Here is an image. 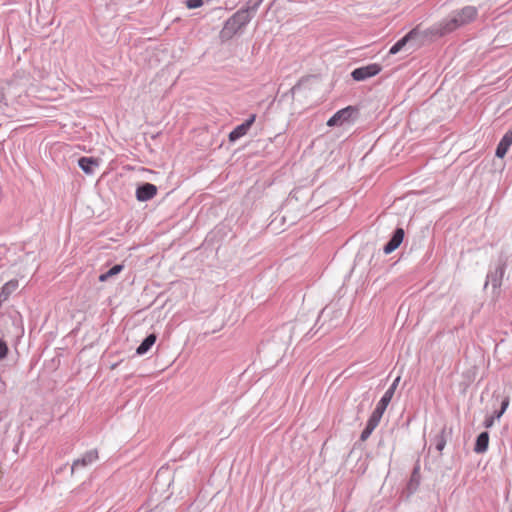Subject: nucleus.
<instances>
[{"mask_svg": "<svg viewBox=\"0 0 512 512\" xmlns=\"http://www.w3.org/2000/svg\"><path fill=\"white\" fill-rule=\"evenodd\" d=\"M478 15V10L474 6H465L456 11L450 18L445 19L439 24L437 32L446 34L452 32L464 25L473 22Z\"/></svg>", "mask_w": 512, "mask_h": 512, "instance_id": "obj_1", "label": "nucleus"}, {"mask_svg": "<svg viewBox=\"0 0 512 512\" xmlns=\"http://www.w3.org/2000/svg\"><path fill=\"white\" fill-rule=\"evenodd\" d=\"M382 67L378 63H372L366 66L356 68L352 71L351 76L355 81H363L379 74Z\"/></svg>", "mask_w": 512, "mask_h": 512, "instance_id": "obj_2", "label": "nucleus"}, {"mask_svg": "<svg viewBox=\"0 0 512 512\" xmlns=\"http://www.w3.org/2000/svg\"><path fill=\"white\" fill-rule=\"evenodd\" d=\"M356 113V109L352 106H347L339 111H337L328 121L327 125L332 126H342L345 123L350 122L352 116Z\"/></svg>", "mask_w": 512, "mask_h": 512, "instance_id": "obj_3", "label": "nucleus"}, {"mask_svg": "<svg viewBox=\"0 0 512 512\" xmlns=\"http://www.w3.org/2000/svg\"><path fill=\"white\" fill-rule=\"evenodd\" d=\"M98 451L96 449L85 452L80 458L73 461L71 466V472L79 468H85L98 460Z\"/></svg>", "mask_w": 512, "mask_h": 512, "instance_id": "obj_4", "label": "nucleus"}, {"mask_svg": "<svg viewBox=\"0 0 512 512\" xmlns=\"http://www.w3.org/2000/svg\"><path fill=\"white\" fill-rule=\"evenodd\" d=\"M256 120V115L252 114L250 117L242 124L235 127L230 133H229V141L235 142L238 139L244 137L248 131L250 130L251 126L254 124Z\"/></svg>", "mask_w": 512, "mask_h": 512, "instance_id": "obj_5", "label": "nucleus"}, {"mask_svg": "<svg viewBox=\"0 0 512 512\" xmlns=\"http://www.w3.org/2000/svg\"><path fill=\"white\" fill-rule=\"evenodd\" d=\"M157 193V187L151 183H144L137 187L136 198L140 202L152 199Z\"/></svg>", "mask_w": 512, "mask_h": 512, "instance_id": "obj_6", "label": "nucleus"}, {"mask_svg": "<svg viewBox=\"0 0 512 512\" xmlns=\"http://www.w3.org/2000/svg\"><path fill=\"white\" fill-rule=\"evenodd\" d=\"M404 234L405 233L402 228H396L389 241L383 247L384 253L388 255L396 250L402 243Z\"/></svg>", "mask_w": 512, "mask_h": 512, "instance_id": "obj_7", "label": "nucleus"}, {"mask_svg": "<svg viewBox=\"0 0 512 512\" xmlns=\"http://www.w3.org/2000/svg\"><path fill=\"white\" fill-rule=\"evenodd\" d=\"M504 274H505V264L504 263L503 264H499L495 268L494 271L490 272L487 275V279L488 280L485 283V287L490 282L494 289L500 288V286L502 284V280H503Z\"/></svg>", "mask_w": 512, "mask_h": 512, "instance_id": "obj_8", "label": "nucleus"}, {"mask_svg": "<svg viewBox=\"0 0 512 512\" xmlns=\"http://www.w3.org/2000/svg\"><path fill=\"white\" fill-rule=\"evenodd\" d=\"M512 144V129L507 131L496 149V156L503 158Z\"/></svg>", "mask_w": 512, "mask_h": 512, "instance_id": "obj_9", "label": "nucleus"}, {"mask_svg": "<svg viewBox=\"0 0 512 512\" xmlns=\"http://www.w3.org/2000/svg\"><path fill=\"white\" fill-rule=\"evenodd\" d=\"M489 445V433L481 432L475 442L474 451L478 454L484 453L487 451Z\"/></svg>", "mask_w": 512, "mask_h": 512, "instance_id": "obj_10", "label": "nucleus"}, {"mask_svg": "<svg viewBox=\"0 0 512 512\" xmlns=\"http://www.w3.org/2000/svg\"><path fill=\"white\" fill-rule=\"evenodd\" d=\"M155 342H156V335L155 334H149L141 342V344L137 347L136 354H138V355L146 354L151 349V347L155 344Z\"/></svg>", "mask_w": 512, "mask_h": 512, "instance_id": "obj_11", "label": "nucleus"}, {"mask_svg": "<svg viewBox=\"0 0 512 512\" xmlns=\"http://www.w3.org/2000/svg\"><path fill=\"white\" fill-rule=\"evenodd\" d=\"M251 17L250 9L239 10L233 15L232 21L238 26H244L251 20Z\"/></svg>", "mask_w": 512, "mask_h": 512, "instance_id": "obj_12", "label": "nucleus"}, {"mask_svg": "<svg viewBox=\"0 0 512 512\" xmlns=\"http://www.w3.org/2000/svg\"><path fill=\"white\" fill-rule=\"evenodd\" d=\"M420 484V467L417 465L414 467L413 472L411 474L410 480L408 482L407 488L410 493H414Z\"/></svg>", "mask_w": 512, "mask_h": 512, "instance_id": "obj_13", "label": "nucleus"}, {"mask_svg": "<svg viewBox=\"0 0 512 512\" xmlns=\"http://www.w3.org/2000/svg\"><path fill=\"white\" fill-rule=\"evenodd\" d=\"M433 444L437 451L442 452L447 442V432L444 426L441 431L433 438Z\"/></svg>", "mask_w": 512, "mask_h": 512, "instance_id": "obj_14", "label": "nucleus"}, {"mask_svg": "<svg viewBox=\"0 0 512 512\" xmlns=\"http://www.w3.org/2000/svg\"><path fill=\"white\" fill-rule=\"evenodd\" d=\"M18 287V282L17 281H9L7 282L3 287H2V290L0 292V298L1 299H4L5 301L8 299L9 295L14 291L16 290V288Z\"/></svg>", "mask_w": 512, "mask_h": 512, "instance_id": "obj_15", "label": "nucleus"}, {"mask_svg": "<svg viewBox=\"0 0 512 512\" xmlns=\"http://www.w3.org/2000/svg\"><path fill=\"white\" fill-rule=\"evenodd\" d=\"M413 32H409L406 36L401 38L399 41H397L389 50V54H397L402 50V48L406 45L410 37L412 36Z\"/></svg>", "mask_w": 512, "mask_h": 512, "instance_id": "obj_16", "label": "nucleus"}, {"mask_svg": "<svg viewBox=\"0 0 512 512\" xmlns=\"http://www.w3.org/2000/svg\"><path fill=\"white\" fill-rule=\"evenodd\" d=\"M383 414L384 412L382 410L375 407L374 411L372 412L367 421V424H369L371 427L376 428L379 425Z\"/></svg>", "mask_w": 512, "mask_h": 512, "instance_id": "obj_17", "label": "nucleus"}, {"mask_svg": "<svg viewBox=\"0 0 512 512\" xmlns=\"http://www.w3.org/2000/svg\"><path fill=\"white\" fill-rule=\"evenodd\" d=\"M393 395H394L393 393H391L390 391L386 390L384 395L381 397V399L377 403L376 408H378V409L382 410L383 412H385L387 406L389 405V403L391 402V400L393 398Z\"/></svg>", "mask_w": 512, "mask_h": 512, "instance_id": "obj_18", "label": "nucleus"}, {"mask_svg": "<svg viewBox=\"0 0 512 512\" xmlns=\"http://www.w3.org/2000/svg\"><path fill=\"white\" fill-rule=\"evenodd\" d=\"M79 167L88 175H91L98 168L99 162H78Z\"/></svg>", "mask_w": 512, "mask_h": 512, "instance_id": "obj_19", "label": "nucleus"}, {"mask_svg": "<svg viewBox=\"0 0 512 512\" xmlns=\"http://www.w3.org/2000/svg\"><path fill=\"white\" fill-rule=\"evenodd\" d=\"M509 397H505L502 402H501V408L498 409V411H495L494 412V415L496 417V419H500L502 417V415L505 413V411L507 410L508 406H509Z\"/></svg>", "mask_w": 512, "mask_h": 512, "instance_id": "obj_20", "label": "nucleus"}, {"mask_svg": "<svg viewBox=\"0 0 512 512\" xmlns=\"http://www.w3.org/2000/svg\"><path fill=\"white\" fill-rule=\"evenodd\" d=\"M375 430L374 427H371L369 424H366V427L364 428V430L362 431L361 435H360V440L361 441H366L370 435L372 434V432Z\"/></svg>", "mask_w": 512, "mask_h": 512, "instance_id": "obj_21", "label": "nucleus"}, {"mask_svg": "<svg viewBox=\"0 0 512 512\" xmlns=\"http://www.w3.org/2000/svg\"><path fill=\"white\" fill-rule=\"evenodd\" d=\"M8 354L7 343L0 338V360H3Z\"/></svg>", "mask_w": 512, "mask_h": 512, "instance_id": "obj_22", "label": "nucleus"}, {"mask_svg": "<svg viewBox=\"0 0 512 512\" xmlns=\"http://www.w3.org/2000/svg\"><path fill=\"white\" fill-rule=\"evenodd\" d=\"M123 270V265L121 264H116L114 265L113 267H111L108 271H106L108 274H110V278L112 276H115L117 274H119L121 271Z\"/></svg>", "mask_w": 512, "mask_h": 512, "instance_id": "obj_23", "label": "nucleus"}, {"mask_svg": "<svg viewBox=\"0 0 512 512\" xmlns=\"http://www.w3.org/2000/svg\"><path fill=\"white\" fill-rule=\"evenodd\" d=\"M203 5V0H186V6L189 9H194L201 7Z\"/></svg>", "mask_w": 512, "mask_h": 512, "instance_id": "obj_24", "label": "nucleus"}, {"mask_svg": "<svg viewBox=\"0 0 512 512\" xmlns=\"http://www.w3.org/2000/svg\"><path fill=\"white\" fill-rule=\"evenodd\" d=\"M495 419H496V417H495L494 414L491 415V416L486 417L485 420H484V423H483L484 427L487 428V429L491 428L494 425Z\"/></svg>", "mask_w": 512, "mask_h": 512, "instance_id": "obj_25", "label": "nucleus"}, {"mask_svg": "<svg viewBox=\"0 0 512 512\" xmlns=\"http://www.w3.org/2000/svg\"><path fill=\"white\" fill-rule=\"evenodd\" d=\"M400 379L401 377L397 376L387 390L394 394L397 389V386L399 385Z\"/></svg>", "mask_w": 512, "mask_h": 512, "instance_id": "obj_26", "label": "nucleus"}, {"mask_svg": "<svg viewBox=\"0 0 512 512\" xmlns=\"http://www.w3.org/2000/svg\"><path fill=\"white\" fill-rule=\"evenodd\" d=\"M109 278H110V274H108L107 272H104V273H102V274L99 276V281H100V282H105V281H107Z\"/></svg>", "mask_w": 512, "mask_h": 512, "instance_id": "obj_27", "label": "nucleus"}, {"mask_svg": "<svg viewBox=\"0 0 512 512\" xmlns=\"http://www.w3.org/2000/svg\"><path fill=\"white\" fill-rule=\"evenodd\" d=\"M78 160L84 161V160H93V159L92 158H87V157H81Z\"/></svg>", "mask_w": 512, "mask_h": 512, "instance_id": "obj_28", "label": "nucleus"}, {"mask_svg": "<svg viewBox=\"0 0 512 512\" xmlns=\"http://www.w3.org/2000/svg\"><path fill=\"white\" fill-rule=\"evenodd\" d=\"M3 101V96L0 95V103Z\"/></svg>", "mask_w": 512, "mask_h": 512, "instance_id": "obj_29", "label": "nucleus"}]
</instances>
